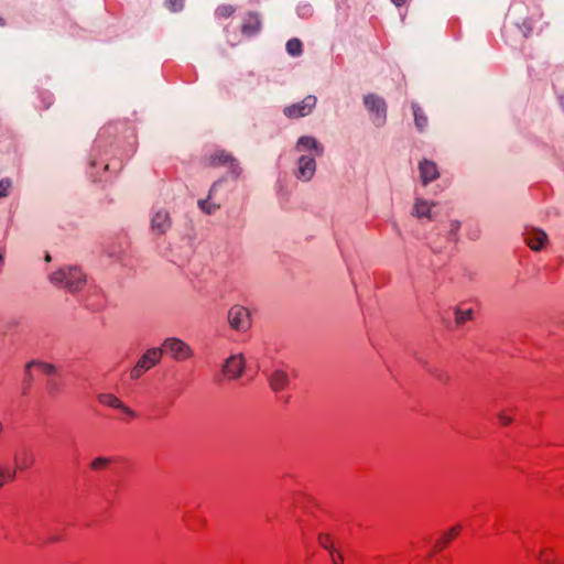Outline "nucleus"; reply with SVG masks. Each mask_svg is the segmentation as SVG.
I'll return each mask as SVG.
<instances>
[{"mask_svg":"<svg viewBox=\"0 0 564 564\" xmlns=\"http://www.w3.org/2000/svg\"><path fill=\"white\" fill-rule=\"evenodd\" d=\"M48 281L55 286L76 293L85 286L87 278L79 267L64 265L53 271L48 275Z\"/></svg>","mask_w":564,"mask_h":564,"instance_id":"f257e3e1","label":"nucleus"},{"mask_svg":"<svg viewBox=\"0 0 564 564\" xmlns=\"http://www.w3.org/2000/svg\"><path fill=\"white\" fill-rule=\"evenodd\" d=\"M205 167L226 166L234 177H239L242 173L237 159L231 153L225 150H215L214 152L205 155L202 160Z\"/></svg>","mask_w":564,"mask_h":564,"instance_id":"f03ea898","label":"nucleus"},{"mask_svg":"<svg viewBox=\"0 0 564 564\" xmlns=\"http://www.w3.org/2000/svg\"><path fill=\"white\" fill-rule=\"evenodd\" d=\"M163 351L176 361H185L194 356L193 349L180 338H166L162 344Z\"/></svg>","mask_w":564,"mask_h":564,"instance_id":"7ed1b4c3","label":"nucleus"},{"mask_svg":"<svg viewBox=\"0 0 564 564\" xmlns=\"http://www.w3.org/2000/svg\"><path fill=\"white\" fill-rule=\"evenodd\" d=\"M364 104L368 111L371 113V118L373 123L377 127H381L386 122L387 118V105L386 101L373 94H369L365 96Z\"/></svg>","mask_w":564,"mask_h":564,"instance_id":"20e7f679","label":"nucleus"},{"mask_svg":"<svg viewBox=\"0 0 564 564\" xmlns=\"http://www.w3.org/2000/svg\"><path fill=\"white\" fill-rule=\"evenodd\" d=\"M230 327L238 332H247L251 326L249 310L242 305H234L228 312Z\"/></svg>","mask_w":564,"mask_h":564,"instance_id":"39448f33","label":"nucleus"},{"mask_svg":"<svg viewBox=\"0 0 564 564\" xmlns=\"http://www.w3.org/2000/svg\"><path fill=\"white\" fill-rule=\"evenodd\" d=\"M317 99L315 96H306L302 101L288 106L283 113L290 119H299L310 115L315 108Z\"/></svg>","mask_w":564,"mask_h":564,"instance_id":"423d86ee","label":"nucleus"},{"mask_svg":"<svg viewBox=\"0 0 564 564\" xmlns=\"http://www.w3.org/2000/svg\"><path fill=\"white\" fill-rule=\"evenodd\" d=\"M522 235L525 243L533 251H541L549 243L547 235L540 228L525 227Z\"/></svg>","mask_w":564,"mask_h":564,"instance_id":"0eeeda50","label":"nucleus"},{"mask_svg":"<svg viewBox=\"0 0 564 564\" xmlns=\"http://www.w3.org/2000/svg\"><path fill=\"white\" fill-rule=\"evenodd\" d=\"M172 226V220L169 212L160 209L151 218L150 232L153 236H162L167 232Z\"/></svg>","mask_w":564,"mask_h":564,"instance_id":"6e6552de","label":"nucleus"},{"mask_svg":"<svg viewBox=\"0 0 564 564\" xmlns=\"http://www.w3.org/2000/svg\"><path fill=\"white\" fill-rule=\"evenodd\" d=\"M245 370V359L242 355H232L226 359L223 366V375L229 379H238Z\"/></svg>","mask_w":564,"mask_h":564,"instance_id":"1a4fd4ad","label":"nucleus"},{"mask_svg":"<svg viewBox=\"0 0 564 564\" xmlns=\"http://www.w3.org/2000/svg\"><path fill=\"white\" fill-rule=\"evenodd\" d=\"M316 171L315 159L311 155H302L297 160L295 176L302 181H310Z\"/></svg>","mask_w":564,"mask_h":564,"instance_id":"9d476101","label":"nucleus"},{"mask_svg":"<svg viewBox=\"0 0 564 564\" xmlns=\"http://www.w3.org/2000/svg\"><path fill=\"white\" fill-rule=\"evenodd\" d=\"M420 178L424 186L440 177L438 167L435 162L423 159L419 163Z\"/></svg>","mask_w":564,"mask_h":564,"instance_id":"9b49d317","label":"nucleus"},{"mask_svg":"<svg viewBox=\"0 0 564 564\" xmlns=\"http://www.w3.org/2000/svg\"><path fill=\"white\" fill-rule=\"evenodd\" d=\"M261 29V20L258 13L256 12H249L243 19L242 25H241V33L245 36H253L256 35Z\"/></svg>","mask_w":564,"mask_h":564,"instance_id":"f8f14e48","label":"nucleus"},{"mask_svg":"<svg viewBox=\"0 0 564 564\" xmlns=\"http://www.w3.org/2000/svg\"><path fill=\"white\" fill-rule=\"evenodd\" d=\"M295 150L299 152L313 151L315 155L321 156L324 152V147L315 138L304 135L297 140Z\"/></svg>","mask_w":564,"mask_h":564,"instance_id":"ddd939ff","label":"nucleus"},{"mask_svg":"<svg viewBox=\"0 0 564 564\" xmlns=\"http://www.w3.org/2000/svg\"><path fill=\"white\" fill-rule=\"evenodd\" d=\"M269 381L273 391H283L290 383V377L286 371L275 369L271 372Z\"/></svg>","mask_w":564,"mask_h":564,"instance_id":"4468645a","label":"nucleus"},{"mask_svg":"<svg viewBox=\"0 0 564 564\" xmlns=\"http://www.w3.org/2000/svg\"><path fill=\"white\" fill-rule=\"evenodd\" d=\"M455 324L460 327L474 318V307L468 303H460L455 308Z\"/></svg>","mask_w":564,"mask_h":564,"instance_id":"2eb2a0df","label":"nucleus"},{"mask_svg":"<svg viewBox=\"0 0 564 564\" xmlns=\"http://www.w3.org/2000/svg\"><path fill=\"white\" fill-rule=\"evenodd\" d=\"M432 206H434V203H430L421 197H416L413 206V215L417 218L426 217L429 220H432Z\"/></svg>","mask_w":564,"mask_h":564,"instance_id":"dca6fc26","label":"nucleus"},{"mask_svg":"<svg viewBox=\"0 0 564 564\" xmlns=\"http://www.w3.org/2000/svg\"><path fill=\"white\" fill-rule=\"evenodd\" d=\"M220 183V180L213 183L210 189H209V193H208V197L206 199H200L198 200V206L199 208L202 209L203 213H205L206 215H212L214 214L216 210L219 209V205L217 204H214L210 202L214 193L216 192V188L218 186V184Z\"/></svg>","mask_w":564,"mask_h":564,"instance_id":"f3484780","label":"nucleus"},{"mask_svg":"<svg viewBox=\"0 0 564 564\" xmlns=\"http://www.w3.org/2000/svg\"><path fill=\"white\" fill-rule=\"evenodd\" d=\"M163 348H151L143 354V371L152 368L160 362Z\"/></svg>","mask_w":564,"mask_h":564,"instance_id":"a211bd4d","label":"nucleus"},{"mask_svg":"<svg viewBox=\"0 0 564 564\" xmlns=\"http://www.w3.org/2000/svg\"><path fill=\"white\" fill-rule=\"evenodd\" d=\"M459 531H460V527L459 525H455V527L451 528L448 531H446L435 542L434 551L435 552H441L442 550H444L446 547V545L458 535Z\"/></svg>","mask_w":564,"mask_h":564,"instance_id":"6ab92c4d","label":"nucleus"},{"mask_svg":"<svg viewBox=\"0 0 564 564\" xmlns=\"http://www.w3.org/2000/svg\"><path fill=\"white\" fill-rule=\"evenodd\" d=\"M412 110L414 116L415 128L417 129L419 132H423L429 122L427 116L417 104H412Z\"/></svg>","mask_w":564,"mask_h":564,"instance_id":"aec40b11","label":"nucleus"},{"mask_svg":"<svg viewBox=\"0 0 564 564\" xmlns=\"http://www.w3.org/2000/svg\"><path fill=\"white\" fill-rule=\"evenodd\" d=\"M99 401L106 405H109V406H112V408H116V409H121L123 410L126 413L130 414V415H134V412H132L130 409H128L127 406H124L121 401L119 399H117L115 395L112 394H99L98 397Z\"/></svg>","mask_w":564,"mask_h":564,"instance_id":"412c9836","label":"nucleus"},{"mask_svg":"<svg viewBox=\"0 0 564 564\" xmlns=\"http://www.w3.org/2000/svg\"><path fill=\"white\" fill-rule=\"evenodd\" d=\"M286 51L292 56H300L303 52V44L299 39L293 37L288 41Z\"/></svg>","mask_w":564,"mask_h":564,"instance_id":"4be33fe9","label":"nucleus"},{"mask_svg":"<svg viewBox=\"0 0 564 564\" xmlns=\"http://www.w3.org/2000/svg\"><path fill=\"white\" fill-rule=\"evenodd\" d=\"M31 367H40L42 368L46 373L48 375H53L56 372V367L55 365L53 364H50V362H44V361H40V360H31L30 362L26 364V368H31Z\"/></svg>","mask_w":564,"mask_h":564,"instance_id":"5701e85b","label":"nucleus"},{"mask_svg":"<svg viewBox=\"0 0 564 564\" xmlns=\"http://www.w3.org/2000/svg\"><path fill=\"white\" fill-rule=\"evenodd\" d=\"M236 12V8L231 4H221L216 9V15L218 18H229Z\"/></svg>","mask_w":564,"mask_h":564,"instance_id":"b1692460","label":"nucleus"},{"mask_svg":"<svg viewBox=\"0 0 564 564\" xmlns=\"http://www.w3.org/2000/svg\"><path fill=\"white\" fill-rule=\"evenodd\" d=\"M318 544L325 549V550H328L330 553L332 551H335L334 547H333V542H332V539L328 534L326 533H321L318 535Z\"/></svg>","mask_w":564,"mask_h":564,"instance_id":"393cba45","label":"nucleus"},{"mask_svg":"<svg viewBox=\"0 0 564 564\" xmlns=\"http://www.w3.org/2000/svg\"><path fill=\"white\" fill-rule=\"evenodd\" d=\"M534 22H535V21H534V19H533V18H528V19H525V20L523 21V23H522V26H521V28L523 29V35H524L525 37H528V36L532 33L533 28H534Z\"/></svg>","mask_w":564,"mask_h":564,"instance_id":"a878e982","label":"nucleus"},{"mask_svg":"<svg viewBox=\"0 0 564 564\" xmlns=\"http://www.w3.org/2000/svg\"><path fill=\"white\" fill-rule=\"evenodd\" d=\"M459 229H460V223L458 220H452L449 232H448V236L452 240H454V241L457 240V234H458Z\"/></svg>","mask_w":564,"mask_h":564,"instance_id":"bb28decb","label":"nucleus"},{"mask_svg":"<svg viewBox=\"0 0 564 564\" xmlns=\"http://www.w3.org/2000/svg\"><path fill=\"white\" fill-rule=\"evenodd\" d=\"M11 187V181L9 178L0 180V198L8 196Z\"/></svg>","mask_w":564,"mask_h":564,"instance_id":"cd10ccee","label":"nucleus"},{"mask_svg":"<svg viewBox=\"0 0 564 564\" xmlns=\"http://www.w3.org/2000/svg\"><path fill=\"white\" fill-rule=\"evenodd\" d=\"M108 462L109 459L107 457H97L93 460L91 467L97 469L108 464Z\"/></svg>","mask_w":564,"mask_h":564,"instance_id":"c85d7f7f","label":"nucleus"},{"mask_svg":"<svg viewBox=\"0 0 564 564\" xmlns=\"http://www.w3.org/2000/svg\"><path fill=\"white\" fill-rule=\"evenodd\" d=\"M169 7L172 11H180L184 7V0H169Z\"/></svg>","mask_w":564,"mask_h":564,"instance_id":"c756f323","label":"nucleus"},{"mask_svg":"<svg viewBox=\"0 0 564 564\" xmlns=\"http://www.w3.org/2000/svg\"><path fill=\"white\" fill-rule=\"evenodd\" d=\"M498 420L502 425H508L511 423L512 419L507 415L505 412L498 414Z\"/></svg>","mask_w":564,"mask_h":564,"instance_id":"7c9ffc66","label":"nucleus"},{"mask_svg":"<svg viewBox=\"0 0 564 564\" xmlns=\"http://www.w3.org/2000/svg\"><path fill=\"white\" fill-rule=\"evenodd\" d=\"M330 557H332V564H343V556L340 553H336L335 551H332Z\"/></svg>","mask_w":564,"mask_h":564,"instance_id":"2f4dec72","label":"nucleus"},{"mask_svg":"<svg viewBox=\"0 0 564 564\" xmlns=\"http://www.w3.org/2000/svg\"><path fill=\"white\" fill-rule=\"evenodd\" d=\"M434 376L442 383H447L449 380V377L443 372L435 373Z\"/></svg>","mask_w":564,"mask_h":564,"instance_id":"473e14b6","label":"nucleus"},{"mask_svg":"<svg viewBox=\"0 0 564 564\" xmlns=\"http://www.w3.org/2000/svg\"><path fill=\"white\" fill-rule=\"evenodd\" d=\"M0 476H6L7 478L12 479L15 476V471L14 470L4 471L3 469H0Z\"/></svg>","mask_w":564,"mask_h":564,"instance_id":"72a5a7b5","label":"nucleus"},{"mask_svg":"<svg viewBox=\"0 0 564 564\" xmlns=\"http://www.w3.org/2000/svg\"><path fill=\"white\" fill-rule=\"evenodd\" d=\"M397 7L403 6L408 0H391Z\"/></svg>","mask_w":564,"mask_h":564,"instance_id":"f704fd0d","label":"nucleus"},{"mask_svg":"<svg viewBox=\"0 0 564 564\" xmlns=\"http://www.w3.org/2000/svg\"><path fill=\"white\" fill-rule=\"evenodd\" d=\"M540 560H541V561H544V562H547V561H549V554H547V552H543V553H541Z\"/></svg>","mask_w":564,"mask_h":564,"instance_id":"c9c22d12","label":"nucleus"},{"mask_svg":"<svg viewBox=\"0 0 564 564\" xmlns=\"http://www.w3.org/2000/svg\"><path fill=\"white\" fill-rule=\"evenodd\" d=\"M30 369H31V368H29V369H28V368L25 367V375H26V378H28V380H29V381H31V379H32L31 370H30Z\"/></svg>","mask_w":564,"mask_h":564,"instance_id":"e433bc0d","label":"nucleus"},{"mask_svg":"<svg viewBox=\"0 0 564 564\" xmlns=\"http://www.w3.org/2000/svg\"><path fill=\"white\" fill-rule=\"evenodd\" d=\"M139 376H140V371H139L138 369H134V370L132 371V377H133V378H138Z\"/></svg>","mask_w":564,"mask_h":564,"instance_id":"4c0bfd02","label":"nucleus"},{"mask_svg":"<svg viewBox=\"0 0 564 564\" xmlns=\"http://www.w3.org/2000/svg\"><path fill=\"white\" fill-rule=\"evenodd\" d=\"M3 258H4L3 252L0 250V267L3 263Z\"/></svg>","mask_w":564,"mask_h":564,"instance_id":"58836bf2","label":"nucleus"},{"mask_svg":"<svg viewBox=\"0 0 564 564\" xmlns=\"http://www.w3.org/2000/svg\"><path fill=\"white\" fill-rule=\"evenodd\" d=\"M50 391H51L52 393H53V392H55V391H57V387H56V386H54V384H52V386L50 387Z\"/></svg>","mask_w":564,"mask_h":564,"instance_id":"ea45409f","label":"nucleus"},{"mask_svg":"<svg viewBox=\"0 0 564 564\" xmlns=\"http://www.w3.org/2000/svg\"><path fill=\"white\" fill-rule=\"evenodd\" d=\"M51 260H52L51 256H50L48 253H46V256H45V261H46V262H50Z\"/></svg>","mask_w":564,"mask_h":564,"instance_id":"a19ab883","label":"nucleus"},{"mask_svg":"<svg viewBox=\"0 0 564 564\" xmlns=\"http://www.w3.org/2000/svg\"><path fill=\"white\" fill-rule=\"evenodd\" d=\"M4 24V20L2 18H0V25H3Z\"/></svg>","mask_w":564,"mask_h":564,"instance_id":"79ce46f5","label":"nucleus"},{"mask_svg":"<svg viewBox=\"0 0 564 564\" xmlns=\"http://www.w3.org/2000/svg\"><path fill=\"white\" fill-rule=\"evenodd\" d=\"M2 486V480L0 479V487Z\"/></svg>","mask_w":564,"mask_h":564,"instance_id":"37998d69","label":"nucleus"}]
</instances>
